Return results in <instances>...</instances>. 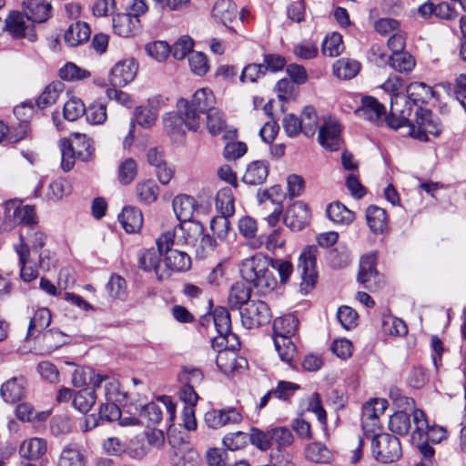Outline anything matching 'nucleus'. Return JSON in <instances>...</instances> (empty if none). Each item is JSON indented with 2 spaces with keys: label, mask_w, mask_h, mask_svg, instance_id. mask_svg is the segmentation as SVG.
Instances as JSON below:
<instances>
[{
  "label": "nucleus",
  "mask_w": 466,
  "mask_h": 466,
  "mask_svg": "<svg viewBox=\"0 0 466 466\" xmlns=\"http://www.w3.org/2000/svg\"><path fill=\"white\" fill-rule=\"evenodd\" d=\"M216 99L209 88L197 90L191 101L180 98L177 112L167 113L163 117L164 127L175 143L185 140L186 129L197 131L201 123V116L207 115V127L212 136L220 134L226 127L223 114L215 107Z\"/></svg>",
  "instance_id": "obj_1"
},
{
  "label": "nucleus",
  "mask_w": 466,
  "mask_h": 466,
  "mask_svg": "<svg viewBox=\"0 0 466 466\" xmlns=\"http://www.w3.org/2000/svg\"><path fill=\"white\" fill-rule=\"evenodd\" d=\"M269 267L270 261L267 257L256 254L240 262L239 271L245 281L252 284L259 294L265 295L277 287V279Z\"/></svg>",
  "instance_id": "obj_2"
},
{
  "label": "nucleus",
  "mask_w": 466,
  "mask_h": 466,
  "mask_svg": "<svg viewBox=\"0 0 466 466\" xmlns=\"http://www.w3.org/2000/svg\"><path fill=\"white\" fill-rule=\"evenodd\" d=\"M61 152V167L65 172L70 171L76 158L88 162L95 157L93 140L82 133H72L69 138H62L58 142Z\"/></svg>",
  "instance_id": "obj_3"
},
{
  "label": "nucleus",
  "mask_w": 466,
  "mask_h": 466,
  "mask_svg": "<svg viewBox=\"0 0 466 466\" xmlns=\"http://www.w3.org/2000/svg\"><path fill=\"white\" fill-rule=\"evenodd\" d=\"M299 320L294 315L277 318L273 322L274 345L280 360L292 364L296 355V346L291 340L298 329Z\"/></svg>",
  "instance_id": "obj_4"
},
{
  "label": "nucleus",
  "mask_w": 466,
  "mask_h": 466,
  "mask_svg": "<svg viewBox=\"0 0 466 466\" xmlns=\"http://www.w3.org/2000/svg\"><path fill=\"white\" fill-rule=\"evenodd\" d=\"M204 227L198 221L180 222L171 231L162 233L157 238V246L160 250L169 247H195L198 245Z\"/></svg>",
  "instance_id": "obj_5"
},
{
  "label": "nucleus",
  "mask_w": 466,
  "mask_h": 466,
  "mask_svg": "<svg viewBox=\"0 0 466 466\" xmlns=\"http://www.w3.org/2000/svg\"><path fill=\"white\" fill-rule=\"evenodd\" d=\"M82 375L85 377L88 376V382L94 388L104 389L105 397L108 402H115L123 406H127L128 402H133L127 392L121 390L120 383L116 379L107 375L95 374L93 370H87L76 371L73 380L76 383L77 378L82 377ZM82 383H87L86 378L83 379Z\"/></svg>",
  "instance_id": "obj_6"
},
{
  "label": "nucleus",
  "mask_w": 466,
  "mask_h": 466,
  "mask_svg": "<svg viewBox=\"0 0 466 466\" xmlns=\"http://www.w3.org/2000/svg\"><path fill=\"white\" fill-rule=\"evenodd\" d=\"M37 223L35 208L30 205H22L16 199L8 200L4 207L3 228L11 229L15 225L31 226Z\"/></svg>",
  "instance_id": "obj_7"
},
{
  "label": "nucleus",
  "mask_w": 466,
  "mask_h": 466,
  "mask_svg": "<svg viewBox=\"0 0 466 466\" xmlns=\"http://www.w3.org/2000/svg\"><path fill=\"white\" fill-rule=\"evenodd\" d=\"M371 452L373 458L381 463L394 462L402 454L400 440L389 433H382L372 437Z\"/></svg>",
  "instance_id": "obj_8"
},
{
  "label": "nucleus",
  "mask_w": 466,
  "mask_h": 466,
  "mask_svg": "<svg viewBox=\"0 0 466 466\" xmlns=\"http://www.w3.org/2000/svg\"><path fill=\"white\" fill-rule=\"evenodd\" d=\"M416 125H409V134L417 139L427 140V135L439 136L442 126L431 111L419 107L416 111Z\"/></svg>",
  "instance_id": "obj_9"
},
{
  "label": "nucleus",
  "mask_w": 466,
  "mask_h": 466,
  "mask_svg": "<svg viewBox=\"0 0 466 466\" xmlns=\"http://www.w3.org/2000/svg\"><path fill=\"white\" fill-rule=\"evenodd\" d=\"M414 430L411 432L413 441L426 440L433 443H439L447 437V431L441 426L430 427L425 413L420 410H415L412 414Z\"/></svg>",
  "instance_id": "obj_10"
},
{
  "label": "nucleus",
  "mask_w": 466,
  "mask_h": 466,
  "mask_svg": "<svg viewBox=\"0 0 466 466\" xmlns=\"http://www.w3.org/2000/svg\"><path fill=\"white\" fill-rule=\"evenodd\" d=\"M240 318L246 329H255L269 323L271 313L267 303L261 300H251L241 309Z\"/></svg>",
  "instance_id": "obj_11"
},
{
  "label": "nucleus",
  "mask_w": 466,
  "mask_h": 466,
  "mask_svg": "<svg viewBox=\"0 0 466 466\" xmlns=\"http://www.w3.org/2000/svg\"><path fill=\"white\" fill-rule=\"evenodd\" d=\"M316 253L317 248L309 246L303 249L299 258L298 270L301 277L300 288L305 293L311 289L317 282Z\"/></svg>",
  "instance_id": "obj_12"
},
{
  "label": "nucleus",
  "mask_w": 466,
  "mask_h": 466,
  "mask_svg": "<svg viewBox=\"0 0 466 466\" xmlns=\"http://www.w3.org/2000/svg\"><path fill=\"white\" fill-rule=\"evenodd\" d=\"M410 114L411 106L406 96H395L390 99V115L384 117L390 128L398 129L403 127L409 128V125L411 124L409 120Z\"/></svg>",
  "instance_id": "obj_13"
},
{
  "label": "nucleus",
  "mask_w": 466,
  "mask_h": 466,
  "mask_svg": "<svg viewBox=\"0 0 466 466\" xmlns=\"http://www.w3.org/2000/svg\"><path fill=\"white\" fill-rule=\"evenodd\" d=\"M33 23L25 14L12 12L5 19V28L13 37L35 41L36 35Z\"/></svg>",
  "instance_id": "obj_14"
},
{
  "label": "nucleus",
  "mask_w": 466,
  "mask_h": 466,
  "mask_svg": "<svg viewBox=\"0 0 466 466\" xmlns=\"http://www.w3.org/2000/svg\"><path fill=\"white\" fill-rule=\"evenodd\" d=\"M163 250L157 248L143 249L137 254V261L139 267L147 272H154L157 279L161 281L168 279L167 269L164 268L161 260Z\"/></svg>",
  "instance_id": "obj_15"
},
{
  "label": "nucleus",
  "mask_w": 466,
  "mask_h": 466,
  "mask_svg": "<svg viewBox=\"0 0 466 466\" xmlns=\"http://www.w3.org/2000/svg\"><path fill=\"white\" fill-rule=\"evenodd\" d=\"M376 260V254L370 253L364 255L360 262L358 281L363 285L364 289L371 292L377 290L382 282L375 268Z\"/></svg>",
  "instance_id": "obj_16"
},
{
  "label": "nucleus",
  "mask_w": 466,
  "mask_h": 466,
  "mask_svg": "<svg viewBox=\"0 0 466 466\" xmlns=\"http://www.w3.org/2000/svg\"><path fill=\"white\" fill-rule=\"evenodd\" d=\"M138 66L134 58L118 61L111 68L108 80L112 86L122 87L134 80Z\"/></svg>",
  "instance_id": "obj_17"
},
{
  "label": "nucleus",
  "mask_w": 466,
  "mask_h": 466,
  "mask_svg": "<svg viewBox=\"0 0 466 466\" xmlns=\"http://www.w3.org/2000/svg\"><path fill=\"white\" fill-rule=\"evenodd\" d=\"M19 238L20 244L15 246V249L18 256L20 277L23 281L31 282L38 277V269L30 258V250L22 233H20Z\"/></svg>",
  "instance_id": "obj_18"
},
{
  "label": "nucleus",
  "mask_w": 466,
  "mask_h": 466,
  "mask_svg": "<svg viewBox=\"0 0 466 466\" xmlns=\"http://www.w3.org/2000/svg\"><path fill=\"white\" fill-rule=\"evenodd\" d=\"M341 128L337 120L328 118L319 127L318 139L319 144L327 149L338 150L341 145Z\"/></svg>",
  "instance_id": "obj_19"
},
{
  "label": "nucleus",
  "mask_w": 466,
  "mask_h": 466,
  "mask_svg": "<svg viewBox=\"0 0 466 466\" xmlns=\"http://www.w3.org/2000/svg\"><path fill=\"white\" fill-rule=\"evenodd\" d=\"M309 218L308 206L302 201H297L287 208L284 223L291 230L299 231L309 224Z\"/></svg>",
  "instance_id": "obj_20"
},
{
  "label": "nucleus",
  "mask_w": 466,
  "mask_h": 466,
  "mask_svg": "<svg viewBox=\"0 0 466 466\" xmlns=\"http://www.w3.org/2000/svg\"><path fill=\"white\" fill-rule=\"evenodd\" d=\"M355 114L359 117L379 125L385 116L386 108L377 98L366 96L362 97L361 106L356 109Z\"/></svg>",
  "instance_id": "obj_21"
},
{
  "label": "nucleus",
  "mask_w": 466,
  "mask_h": 466,
  "mask_svg": "<svg viewBox=\"0 0 466 466\" xmlns=\"http://www.w3.org/2000/svg\"><path fill=\"white\" fill-rule=\"evenodd\" d=\"M26 380L23 376L13 377L0 387V396L6 403H15L25 396Z\"/></svg>",
  "instance_id": "obj_22"
},
{
  "label": "nucleus",
  "mask_w": 466,
  "mask_h": 466,
  "mask_svg": "<svg viewBox=\"0 0 466 466\" xmlns=\"http://www.w3.org/2000/svg\"><path fill=\"white\" fill-rule=\"evenodd\" d=\"M163 253L166 254L163 264L164 268L167 269L168 278L171 271L182 272L190 268L191 259L186 252L169 247L163 248Z\"/></svg>",
  "instance_id": "obj_23"
},
{
  "label": "nucleus",
  "mask_w": 466,
  "mask_h": 466,
  "mask_svg": "<svg viewBox=\"0 0 466 466\" xmlns=\"http://www.w3.org/2000/svg\"><path fill=\"white\" fill-rule=\"evenodd\" d=\"M85 450L76 442L66 444L58 456L57 466H86Z\"/></svg>",
  "instance_id": "obj_24"
},
{
  "label": "nucleus",
  "mask_w": 466,
  "mask_h": 466,
  "mask_svg": "<svg viewBox=\"0 0 466 466\" xmlns=\"http://www.w3.org/2000/svg\"><path fill=\"white\" fill-rule=\"evenodd\" d=\"M140 20L130 14H117L113 17L114 33L121 37H131L138 34Z\"/></svg>",
  "instance_id": "obj_25"
},
{
  "label": "nucleus",
  "mask_w": 466,
  "mask_h": 466,
  "mask_svg": "<svg viewBox=\"0 0 466 466\" xmlns=\"http://www.w3.org/2000/svg\"><path fill=\"white\" fill-rule=\"evenodd\" d=\"M24 13L34 23H44L52 16V5L47 0H25Z\"/></svg>",
  "instance_id": "obj_26"
},
{
  "label": "nucleus",
  "mask_w": 466,
  "mask_h": 466,
  "mask_svg": "<svg viewBox=\"0 0 466 466\" xmlns=\"http://www.w3.org/2000/svg\"><path fill=\"white\" fill-rule=\"evenodd\" d=\"M173 210L179 222L194 221L192 218L198 211V206L194 198L179 195L173 199Z\"/></svg>",
  "instance_id": "obj_27"
},
{
  "label": "nucleus",
  "mask_w": 466,
  "mask_h": 466,
  "mask_svg": "<svg viewBox=\"0 0 466 466\" xmlns=\"http://www.w3.org/2000/svg\"><path fill=\"white\" fill-rule=\"evenodd\" d=\"M91 35L89 25L85 22L71 24L64 34V40L69 46H77L86 42Z\"/></svg>",
  "instance_id": "obj_28"
},
{
  "label": "nucleus",
  "mask_w": 466,
  "mask_h": 466,
  "mask_svg": "<svg viewBox=\"0 0 466 466\" xmlns=\"http://www.w3.org/2000/svg\"><path fill=\"white\" fill-rule=\"evenodd\" d=\"M47 450L46 441L43 438L34 437L25 440L19 448L21 457L27 460H37L43 457Z\"/></svg>",
  "instance_id": "obj_29"
},
{
  "label": "nucleus",
  "mask_w": 466,
  "mask_h": 466,
  "mask_svg": "<svg viewBox=\"0 0 466 466\" xmlns=\"http://www.w3.org/2000/svg\"><path fill=\"white\" fill-rule=\"evenodd\" d=\"M51 322V312L46 308L36 309L31 318L27 329L26 339L35 338L42 333Z\"/></svg>",
  "instance_id": "obj_30"
},
{
  "label": "nucleus",
  "mask_w": 466,
  "mask_h": 466,
  "mask_svg": "<svg viewBox=\"0 0 466 466\" xmlns=\"http://www.w3.org/2000/svg\"><path fill=\"white\" fill-rule=\"evenodd\" d=\"M118 220L127 233H135L142 228L143 215L137 208L126 207L119 215Z\"/></svg>",
  "instance_id": "obj_31"
},
{
  "label": "nucleus",
  "mask_w": 466,
  "mask_h": 466,
  "mask_svg": "<svg viewBox=\"0 0 466 466\" xmlns=\"http://www.w3.org/2000/svg\"><path fill=\"white\" fill-rule=\"evenodd\" d=\"M268 175V164L266 161L257 160L251 162L243 175L242 180L248 185H260Z\"/></svg>",
  "instance_id": "obj_32"
},
{
  "label": "nucleus",
  "mask_w": 466,
  "mask_h": 466,
  "mask_svg": "<svg viewBox=\"0 0 466 466\" xmlns=\"http://www.w3.org/2000/svg\"><path fill=\"white\" fill-rule=\"evenodd\" d=\"M326 213L329 219L338 225H349L355 219L354 212L339 201L328 205Z\"/></svg>",
  "instance_id": "obj_33"
},
{
  "label": "nucleus",
  "mask_w": 466,
  "mask_h": 466,
  "mask_svg": "<svg viewBox=\"0 0 466 466\" xmlns=\"http://www.w3.org/2000/svg\"><path fill=\"white\" fill-rule=\"evenodd\" d=\"M237 15V5L231 0H217L212 8V16L224 25L233 21Z\"/></svg>",
  "instance_id": "obj_34"
},
{
  "label": "nucleus",
  "mask_w": 466,
  "mask_h": 466,
  "mask_svg": "<svg viewBox=\"0 0 466 466\" xmlns=\"http://www.w3.org/2000/svg\"><path fill=\"white\" fill-rule=\"evenodd\" d=\"M133 409L135 410V414H138L140 417L146 418L148 420V423L157 424L162 420L161 409L154 402H130L129 411L132 412Z\"/></svg>",
  "instance_id": "obj_35"
},
{
  "label": "nucleus",
  "mask_w": 466,
  "mask_h": 466,
  "mask_svg": "<svg viewBox=\"0 0 466 466\" xmlns=\"http://www.w3.org/2000/svg\"><path fill=\"white\" fill-rule=\"evenodd\" d=\"M250 289L245 283L237 282L231 286L228 294V305L232 309H240L249 303Z\"/></svg>",
  "instance_id": "obj_36"
},
{
  "label": "nucleus",
  "mask_w": 466,
  "mask_h": 466,
  "mask_svg": "<svg viewBox=\"0 0 466 466\" xmlns=\"http://www.w3.org/2000/svg\"><path fill=\"white\" fill-rule=\"evenodd\" d=\"M360 64L353 59L341 58L333 65V74L339 79H351L360 72Z\"/></svg>",
  "instance_id": "obj_37"
},
{
  "label": "nucleus",
  "mask_w": 466,
  "mask_h": 466,
  "mask_svg": "<svg viewBox=\"0 0 466 466\" xmlns=\"http://www.w3.org/2000/svg\"><path fill=\"white\" fill-rule=\"evenodd\" d=\"M96 400L94 388H84L74 394L73 406L85 414L90 410Z\"/></svg>",
  "instance_id": "obj_38"
},
{
  "label": "nucleus",
  "mask_w": 466,
  "mask_h": 466,
  "mask_svg": "<svg viewBox=\"0 0 466 466\" xmlns=\"http://www.w3.org/2000/svg\"><path fill=\"white\" fill-rule=\"evenodd\" d=\"M64 84L56 81L50 83L36 100V106L39 108H46L55 104L60 94L64 91Z\"/></svg>",
  "instance_id": "obj_39"
},
{
  "label": "nucleus",
  "mask_w": 466,
  "mask_h": 466,
  "mask_svg": "<svg viewBox=\"0 0 466 466\" xmlns=\"http://www.w3.org/2000/svg\"><path fill=\"white\" fill-rule=\"evenodd\" d=\"M366 219L369 228L374 233L382 232L387 227L386 212L377 206H370L367 208Z\"/></svg>",
  "instance_id": "obj_40"
},
{
  "label": "nucleus",
  "mask_w": 466,
  "mask_h": 466,
  "mask_svg": "<svg viewBox=\"0 0 466 466\" xmlns=\"http://www.w3.org/2000/svg\"><path fill=\"white\" fill-rule=\"evenodd\" d=\"M235 198L230 187L219 189L216 196V208L221 215L231 217L235 213Z\"/></svg>",
  "instance_id": "obj_41"
},
{
  "label": "nucleus",
  "mask_w": 466,
  "mask_h": 466,
  "mask_svg": "<svg viewBox=\"0 0 466 466\" xmlns=\"http://www.w3.org/2000/svg\"><path fill=\"white\" fill-rule=\"evenodd\" d=\"M387 407L388 401L385 399H372L363 405L361 419L380 420V417L384 413Z\"/></svg>",
  "instance_id": "obj_42"
},
{
  "label": "nucleus",
  "mask_w": 466,
  "mask_h": 466,
  "mask_svg": "<svg viewBox=\"0 0 466 466\" xmlns=\"http://www.w3.org/2000/svg\"><path fill=\"white\" fill-rule=\"evenodd\" d=\"M136 193L140 202L151 204L157 199L158 186L151 179L145 180L137 183Z\"/></svg>",
  "instance_id": "obj_43"
},
{
  "label": "nucleus",
  "mask_w": 466,
  "mask_h": 466,
  "mask_svg": "<svg viewBox=\"0 0 466 466\" xmlns=\"http://www.w3.org/2000/svg\"><path fill=\"white\" fill-rule=\"evenodd\" d=\"M300 119L302 134L309 137H312L319 127V117L316 109L310 106H305L301 113Z\"/></svg>",
  "instance_id": "obj_44"
},
{
  "label": "nucleus",
  "mask_w": 466,
  "mask_h": 466,
  "mask_svg": "<svg viewBox=\"0 0 466 466\" xmlns=\"http://www.w3.org/2000/svg\"><path fill=\"white\" fill-rule=\"evenodd\" d=\"M390 431L399 435H406L410 430V416L403 410L395 412L389 420Z\"/></svg>",
  "instance_id": "obj_45"
},
{
  "label": "nucleus",
  "mask_w": 466,
  "mask_h": 466,
  "mask_svg": "<svg viewBox=\"0 0 466 466\" xmlns=\"http://www.w3.org/2000/svg\"><path fill=\"white\" fill-rule=\"evenodd\" d=\"M342 36L339 33H331L322 42V53L330 57L338 56L343 51Z\"/></svg>",
  "instance_id": "obj_46"
},
{
  "label": "nucleus",
  "mask_w": 466,
  "mask_h": 466,
  "mask_svg": "<svg viewBox=\"0 0 466 466\" xmlns=\"http://www.w3.org/2000/svg\"><path fill=\"white\" fill-rule=\"evenodd\" d=\"M59 76L66 81H79L91 76V73L74 63L68 62L59 70Z\"/></svg>",
  "instance_id": "obj_47"
},
{
  "label": "nucleus",
  "mask_w": 466,
  "mask_h": 466,
  "mask_svg": "<svg viewBox=\"0 0 466 466\" xmlns=\"http://www.w3.org/2000/svg\"><path fill=\"white\" fill-rule=\"evenodd\" d=\"M271 446L275 444L278 449L290 446L294 441L291 431L287 427H275L270 429Z\"/></svg>",
  "instance_id": "obj_48"
},
{
  "label": "nucleus",
  "mask_w": 466,
  "mask_h": 466,
  "mask_svg": "<svg viewBox=\"0 0 466 466\" xmlns=\"http://www.w3.org/2000/svg\"><path fill=\"white\" fill-rule=\"evenodd\" d=\"M390 66L399 72H410L415 66L412 56L404 51L392 54L390 56Z\"/></svg>",
  "instance_id": "obj_49"
},
{
  "label": "nucleus",
  "mask_w": 466,
  "mask_h": 466,
  "mask_svg": "<svg viewBox=\"0 0 466 466\" xmlns=\"http://www.w3.org/2000/svg\"><path fill=\"white\" fill-rule=\"evenodd\" d=\"M236 360L235 351L222 349L218 350L216 363L221 372L228 374L236 369Z\"/></svg>",
  "instance_id": "obj_50"
},
{
  "label": "nucleus",
  "mask_w": 466,
  "mask_h": 466,
  "mask_svg": "<svg viewBox=\"0 0 466 466\" xmlns=\"http://www.w3.org/2000/svg\"><path fill=\"white\" fill-rule=\"evenodd\" d=\"M213 321L218 335H225L230 331V315L225 308L218 307L215 309L213 312Z\"/></svg>",
  "instance_id": "obj_51"
},
{
  "label": "nucleus",
  "mask_w": 466,
  "mask_h": 466,
  "mask_svg": "<svg viewBox=\"0 0 466 466\" xmlns=\"http://www.w3.org/2000/svg\"><path fill=\"white\" fill-rule=\"evenodd\" d=\"M51 433L56 437L66 435L72 431L70 419L66 414L54 416L50 420Z\"/></svg>",
  "instance_id": "obj_52"
},
{
  "label": "nucleus",
  "mask_w": 466,
  "mask_h": 466,
  "mask_svg": "<svg viewBox=\"0 0 466 466\" xmlns=\"http://www.w3.org/2000/svg\"><path fill=\"white\" fill-rule=\"evenodd\" d=\"M305 456L314 462H325L330 458L329 451L320 442H312L305 450Z\"/></svg>",
  "instance_id": "obj_53"
},
{
  "label": "nucleus",
  "mask_w": 466,
  "mask_h": 466,
  "mask_svg": "<svg viewBox=\"0 0 466 466\" xmlns=\"http://www.w3.org/2000/svg\"><path fill=\"white\" fill-rule=\"evenodd\" d=\"M86 107L81 99L77 97L70 98L64 105V117L68 121H75L85 114Z\"/></svg>",
  "instance_id": "obj_54"
},
{
  "label": "nucleus",
  "mask_w": 466,
  "mask_h": 466,
  "mask_svg": "<svg viewBox=\"0 0 466 466\" xmlns=\"http://www.w3.org/2000/svg\"><path fill=\"white\" fill-rule=\"evenodd\" d=\"M431 93V87L421 82L411 83L407 86V96L414 104L424 102Z\"/></svg>",
  "instance_id": "obj_55"
},
{
  "label": "nucleus",
  "mask_w": 466,
  "mask_h": 466,
  "mask_svg": "<svg viewBox=\"0 0 466 466\" xmlns=\"http://www.w3.org/2000/svg\"><path fill=\"white\" fill-rule=\"evenodd\" d=\"M191 71L197 76H204L209 68L207 56L201 52H191L188 56Z\"/></svg>",
  "instance_id": "obj_56"
},
{
  "label": "nucleus",
  "mask_w": 466,
  "mask_h": 466,
  "mask_svg": "<svg viewBox=\"0 0 466 466\" xmlns=\"http://www.w3.org/2000/svg\"><path fill=\"white\" fill-rule=\"evenodd\" d=\"M106 288L109 296L114 299H124L127 295V282L119 275H112Z\"/></svg>",
  "instance_id": "obj_57"
},
{
  "label": "nucleus",
  "mask_w": 466,
  "mask_h": 466,
  "mask_svg": "<svg viewBox=\"0 0 466 466\" xmlns=\"http://www.w3.org/2000/svg\"><path fill=\"white\" fill-rule=\"evenodd\" d=\"M194 42L188 35L179 37L170 48V52L174 58L181 60L192 51Z\"/></svg>",
  "instance_id": "obj_58"
},
{
  "label": "nucleus",
  "mask_w": 466,
  "mask_h": 466,
  "mask_svg": "<svg viewBox=\"0 0 466 466\" xmlns=\"http://www.w3.org/2000/svg\"><path fill=\"white\" fill-rule=\"evenodd\" d=\"M86 120L92 125H102L106 120V106L102 103H94L85 111Z\"/></svg>",
  "instance_id": "obj_59"
},
{
  "label": "nucleus",
  "mask_w": 466,
  "mask_h": 466,
  "mask_svg": "<svg viewBox=\"0 0 466 466\" xmlns=\"http://www.w3.org/2000/svg\"><path fill=\"white\" fill-rule=\"evenodd\" d=\"M266 74V68L263 64H248L240 74L239 79L242 83H255Z\"/></svg>",
  "instance_id": "obj_60"
},
{
  "label": "nucleus",
  "mask_w": 466,
  "mask_h": 466,
  "mask_svg": "<svg viewBox=\"0 0 466 466\" xmlns=\"http://www.w3.org/2000/svg\"><path fill=\"white\" fill-rule=\"evenodd\" d=\"M228 217L229 216L220 215L214 218L210 222V228L213 234L221 240L227 239L229 234L230 223Z\"/></svg>",
  "instance_id": "obj_61"
},
{
  "label": "nucleus",
  "mask_w": 466,
  "mask_h": 466,
  "mask_svg": "<svg viewBox=\"0 0 466 466\" xmlns=\"http://www.w3.org/2000/svg\"><path fill=\"white\" fill-rule=\"evenodd\" d=\"M137 176V163L132 158L123 161L118 169V178L121 184H130Z\"/></svg>",
  "instance_id": "obj_62"
},
{
  "label": "nucleus",
  "mask_w": 466,
  "mask_h": 466,
  "mask_svg": "<svg viewBox=\"0 0 466 466\" xmlns=\"http://www.w3.org/2000/svg\"><path fill=\"white\" fill-rule=\"evenodd\" d=\"M146 51L151 57L162 62L168 56V54L170 53V46L167 42L156 41L147 44Z\"/></svg>",
  "instance_id": "obj_63"
},
{
  "label": "nucleus",
  "mask_w": 466,
  "mask_h": 466,
  "mask_svg": "<svg viewBox=\"0 0 466 466\" xmlns=\"http://www.w3.org/2000/svg\"><path fill=\"white\" fill-rule=\"evenodd\" d=\"M374 28L380 35H391L402 27L398 20L385 17L377 20L374 24Z\"/></svg>",
  "instance_id": "obj_64"
}]
</instances>
